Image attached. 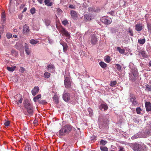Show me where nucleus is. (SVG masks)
<instances>
[{"mask_svg": "<svg viewBox=\"0 0 151 151\" xmlns=\"http://www.w3.org/2000/svg\"><path fill=\"white\" fill-rule=\"evenodd\" d=\"M72 130V126L69 124H66L59 131V135L63 136L68 134Z\"/></svg>", "mask_w": 151, "mask_h": 151, "instance_id": "1", "label": "nucleus"}, {"mask_svg": "<svg viewBox=\"0 0 151 151\" xmlns=\"http://www.w3.org/2000/svg\"><path fill=\"white\" fill-rule=\"evenodd\" d=\"M138 71L136 68H135L131 69L129 74V79L132 82H134L137 80L136 77L138 76Z\"/></svg>", "mask_w": 151, "mask_h": 151, "instance_id": "2", "label": "nucleus"}, {"mask_svg": "<svg viewBox=\"0 0 151 151\" xmlns=\"http://www.w3.org/2000/svg\"><path fill=\"white\" fill-rule=\"evenodd\" d=\"M71 80L70 78L64 76V84L66 88L69 89L71 87Z\"/></svg>", "mask_w": 151, "mask_h": 151, "instance_id": "3", "label": "nucleus"}, {"mask_svg": "<svg viewBox=\"0 0 151 151\" xmlns=\"http://www.w3.org/2000/svg\"><path fill=\"white\" fill-rule=\"evenodd\" d=\"M14 102L15 104L17 105H19L21 104L23 100V98L21 95L17 94L14 97Z\"/></svg>", "mask_w": 151, "mask_h": 151, "instance_id": "4", "label": "nucleus"}, {"mask_svg": "<svg viewBox=\"0 0 151 151\" xmlns=\"http://www.w3.org/2000/svg\"><path fill=\"white\" fill-rule=\"evenodd\" d=\"M130 101L132 102V106H135L138 104L135 96L132 94L130 95Z\"/></svg>", "mask_w": 151, "mask_h": 151, "instance_id": "5", "label": "nucleus"}, {"mask_svg": "<svg viewBox=\"0 0 151 151\" xmlns=\"http://www.w3.org/2000/svg\"><path fill=\"white\" fill-rule=\"evenodd\" d=\"M59 30L60 33L62 34L63 36H65L66 37L68 38L70 37V34L64 28L61 27L60 28Z\"/></svg>", "mask_w": 151, "mask_h": 151, "instance_id": "6", "label": "nucleus"}, {"mask_svg": "<svg viewBox=\"0 0 151 151\" xmlns=\"http://www.w3.org/2000/svg\"><path fill=\"white\" fill-rule=\"evenodd\" d=\"M70 95L68 93L64 92L63 94V99L66 102H68L70 100Z\"/></svg>", "mask_w": 151, "mask_h": 151, "instance_id": "7", "label": "nucleus"}, {"mask_svg": "<svg viewBox=\"0 0 151 151\" xmlns=\"http://www.w3.org/2000/svg\"><path fill=\"white\" fill-rule=\"evenodd\" d=\"M14 0H10V3L9 4V11L10 12H13L14 9Z\"/></svg>", "mask_w": 151, "mask_h": 151, "instance_id": "8", "label": "nucleus"}, {"mask_svg": "<svg viewBox=\"0 0 151 151\" xmlns=\"http://www.w3.org/2000/svg\"><path fill=\"white\" fill-rule=\"evenodd\" d=\"M101 21L102 22L106 25L109 24L112 22L111 19L110 20H109L105 17H103Z\"/></svg>", "mask_w": 151, "mask_h": 151, "instance_id": "9", "label": "nucleus"}, {"mask_svg": "<svg viewBox=\"0 0 151 151\" xmlns=\"http://www.w3.org/2000/svg\"><path fill=\"white\" fill-rule=\"evenodd\" d=\"M29 29L28 25L25 24L23 26V33L24 35H27L29 33Z\"/></svg>", "mask_w": 151, "mask_h": 151, "instance_id": "10", "label": "nucleus"}, {"mask_svg": "<svg viewBox=\"0 0 151 151\" xmlns=\"http://www.w3.org/2000/svg\"><path fill=\"white\" fill-rule=\"evenodd\" d=\"M60 44L63 47V52H66L68 49V47L67 43L63 41H60Z\"/></svg>", "mask_w": 151, "mask_h": 151, "instance_id": "11", "label": "nucleus"}, {"mask_svg": "<svg viewBox=\"0 0 151 151\" xmlns=\"http://www.w3.org/2000/svg\"><path fill=\"white\" fill-rule=\"evenodd\" d=\"M97 41V38L95 35H91V42L93 45L95 44Z\"/></svg>", "mask_w": 151, "mask_h": 151, "instance_id": "12", "label": "nucleus"}, {"mask_svg": "<svg viewBox=\"0 0 151 151\" xmlns=\"http://www.w3.org/2000/svg\"><path fill=\"white\" fill-rule=\"evenodd\" d=\"M140 145L137 143H134L133 144L132 149L135 151H141L140 149Z\"/></svg>", "mask_w": 151, "mask_h": 151, "instance_id": "13", "label": "nucleus"}, {"mask_svg": "<svg viewBox=\"0 0 151 151\" xmlns=\"http://www.w3.org/2000/svg\"><path fill=\"white\" fill-rule=\"evenodd\" d=\"M145 107L146 110L148 112L151 111V104L150 102H146L145 103Z\"/></svg>", "mask_w": 151, "mask_h": 151, "instance_id": "14", "label": "nucleus"}, {"mask_svg": "<svg viewBox=\"0 0 151 151\" xmlns=\"http://www.w3.org/2000/svg\"><path fill=\"white\" fill-rule=\"evenodd\" d=\"M39 89L38 86H35L33 89L32 90L31 92L32 95L33 96H35L39 92Z\"/></svg>", "mask_w": 151, "mask_h": 151, "instance_id": "15", "label": "nucleus"}, {"mask_svg": "<svg viewBox=\"0 0 151 151\" xmlns=\"http://www.w3.org/2000/svg\"><path fill=\"white\" fill-rule=\"evenodd\" d=\"M24 47L26 53L27 55H29L30 53V50L29 49L28 45L27 43H25Z\"/></svg>", "mask_w": 151, "mask_h": 151, "instance_id": "16", "label": "nucleus"}, {"mask_svg": "<svg viewBox=\"0 0 151 151\" xmlns=\"http://www.w3.org/2000/svg\"><path fill=\"white\" fill-rule=\"evenodd\" d=\"M92 15L91 14H86L84 15V17L85 20L91 21V20Z\"/></svg>", "mask_w": 151, "mask_h": 151, "instance_id": "17", "label": "nucleus"}, {"mask_svg": "<svg viewBox=\"0 0 151 151\" xmlns=\"http://www.w3.org/2000/svg\"><path fill=\"white\" fill-rule=\"evenodd\" d=\"M135 30L137 31H140L142 29V26L140 24H137L135 26Z\"/></svg>", "mask_w": 151, "mask_h": 151, "instance_id": "18", "label": "nucleus"}, {"mask_svg": "<svg viewBox=\"0 0 151 151\" xmlns=\"http://www.w3.org/2000/svg\"><path fill=\"white\" fill-rule=\"evenodd\" d=\"M24 106V107H26L27 106H29L31 105L30 101L27 99H25L24 100L23 102Z\"/></svg>", "mask_w": 151, "mask_h": 151, "instance_id": "19", "label": "nucleus"}, {"mask_svg": "<svg viewBox=\"0 0 151 151\" xmlns=\"http://www.w3.org/2000/svg\"><path fill=\"white\" fill-rule=\"evenodd\" d=\"M99 109L101 110L104 109V111H106L108 109V106L106 104H101L99 106Z\"/></svg>", "mask_w": 151, "mask_h": 151, "instance_id": "20", "label": "nucleus"}, {"mask_svg": "<svg viewBox=\"0 0 151 151\" xmlns=\"http://www.w3.org/2000/svg\"><path fill=\"white\" fill-rule=\"evenodd\" d=\"M28 114H27L29 116H31L33 115V108H31L27 110Z\"/></svg>", "mask_w": 151, "mask_h": 151, "instance_id": "21", "label": "nucleus"}, {"mask_svg": "<svg viewBox=\"0 0 151 151\" xmlns=\"http://www.w3.org/2000/svg\"><path fill=\"white\" fill-rule=\"evenodd\" d=\"M70 14L71 16L73 18H75L77 17V12L73 10H72L70 12Z\"/></svg>", "mask_w": 151, "mask_h": 151, "instance_id": "22", "label": "nucleus"}, {"mask_svg": "<svg viewBox=\"0 0 151 151\" xmlns=\"http://www.w3.org/2000/svg\"><path fill=\"white\" fill-rule=\"evenodd\" d=\"M53 101L55 103L58 104L59 103V100L58 96L57 95H55L53 97Z\"/></svg>", "mask_w": 151, "mask_h": 151, "instance_id": "23", "label": "nucleus"}, {"mask_svg": "<svg viewBox=\"0 0 151 151\" xmlns=\"http://www.w3.org/2000/svg\"><path fill=\"white\" fill-rule=\"evenodd\" d=\"M31 146L28 143H27L26 144V147H25V151H31Z\"/></svg>", "mask_w": 151, "mask_h": 151, "instance_id": "24", "label": "nucleus"}, {"mask_svg": "<svg viewBox=\"0 0 151 151\" xmlns=\"http://www.w3.org/2000/svg\"><path fill=\"white\" fill-rule=\"evenodd\" d=\"M50 0H45L44 2L46 5L49 6H51L52 5V3L50 1Z\"/></svg>", "mask_w": 151, "mask_h": 151, "instance_id": "25", "label": "nucleus"}, {"mask_svg": "<svg viewBox=\"0 0 151 151\" xmlns=\"http://www.w3.org/2000/svg\"><path fill=\"white\" fill-rule=\"evenodd\" d=\"M141 135L139 133H137L135 134L134 136H132L131 138L132 139H134L140 137Z\"/></svg>", "mask_w": 151, "mask_h": 151, "instance_id": "26", "label": "nucleus"}, {"mask_svg": "<svg viewBox=\"0 0 151 151\" xmlns=\"http://www.w3.org/2000/svg\"><path fill=\"white\" fill-rule=\"evenodd\" d=\"M99 64L103 68H105L107 67V65L104 62L101 61L99 63Z\"/></svg>", "mask_w": 151, "mask_h": 151, "instance_id": "27", "label": "nucleus"}, {"mask_svg": "<svg viewBox=\"0 0 151 151\" xmlns=\"http://www.w3.org/2000/svg\"><path fill=\"white\" fill-rule=\"evenodd\" d=\"M140 53L142 55V57L144 58H146L148 57L147 55L146 54L145 52L144 51H141Z\"/></svg>", "mask_w": 151, "mask_h": 151, "instance_id": "28", "label": "nucleus"}, {"mask_svg": "<svg viewBox=\"0 0 151 151\" xmlns=\"http://www.w3.org/2000/svg\"><path fill=\"white\" fill-rule=\"evenodd\" d=\"M104 61L107 63H109L111 61V58L109 56H106L104 58Z\"/></svg>", "mask_w": 151, "mask_h": 151, "instance_id": "29", "label": "nucleus"}, {"mask_svg": "<svg viewBox=\"0 0 151 151\" xmlns=\"http://www.w3.org/2000/svg\"><path fill=\"white\" fill-rule=\"evenodd\" d=\"M16 68V67L15 66H12L11 67H7V70L10 72H13L14 71Z\"/></svg>", "mask_w": 151, "mask_h": 151, "instance_id": "30", "label": "nucleus"}, {"mask_svg": "<svg viewBox=\"0 0 151 151\" xmlns=\"http://www.w3.org/2000/svg\"><path fill=\"white\" fill-rule=\"evenodd\" d=\"M39 42V41L34 39H31L30 40L29 42L32 45H35Z\"/></svg>", "mask_w": 151, "mask_h": 151, "instance_id": "31", "label": "nucleus"}, {"mask_svg": "<svg viewBox=\"0 0 151 151\" xmlns=\"http://www.w3.org/2000/svg\"><path fill=\"white\" fill-rule=\"evenodd\" d=\"M55 68L54 66L52 64H49L47 66L46 69L47 71L49 70L50 69H53Z\"/></svg>", "mask_w": 151, "mask_h": 151, "instance_id": "32", "label": "nucleus"}, {"mask_svg": "<svg viewBox=\"0 0 151 151\" xmlns=\"http://www.w3.org/2000/svg\"><path fill=\"white\" fill-rule=\"evenodd\" d=\"M117 50H118L120 53L124 54L125 52V50L124 49H121L119 47H117Z\"/></svg>", "mask_w": 151, "mask_h": 151, "instance_id": "33", "label": "nucleus"}, {"mask_svg": "<svg viewBox=\"0 0 151 151\" xmlns=\"http://www.w3.org/2000/svg\"><path fill=\"white\" fill-rule=\"evenodd\" d=\"M1 19L4 21H5L6 20L5 13L4 12H3L1 14Z\"/></svg>", "mask_w": 151, "mask_h": 151, "instance_id": "34", "label": "nucleus"}, {"mask_svg": "<svg viewBox=\"0 0 151 151\" xmlns=\"http://www.w3.org/2000/svg\"><path fill=\"white\" fill-rule=\"evenodd\" d=\"M50 73L48 72H46L44 74V76L45 78H49L50 76Z\"/></svg>", "mask_w": 151, "mask_h": 151, "instance_id": "35", "label": "nucleus"}, {"mask_svg": "<svg viewBox=\"0 0 151 151\" xmlns=\"http://www.w3.org/2000/svg\"><path fill=\"white\" fill-rule=\"evenodd\" d=\"M41 97V95L39 94L37 96H36L34 98L33 100L35 102H36L37 100L39 99Z\"/></svg>", "mask_w": 151, "mask_h": 151, "instance_id": "36", "label": "nucleus"}, {"mask_svg": "<svg viewBox=\"0 0 151 151\" xmlns=\"http://www.w3.org/2000/svg\"><path fill=\"white\" fill-rule=\"evenodd\" d=\"M145 42V39H139L138 40V42L140 44H143Z\"/></svg>", "mask_w": 151, "mask_h": 151, "instance_id": "37", "label": "nucleus"}, {"mask_svg": "<svg viewBox=\"0 0 151 151\" xmlns=\"http://www.w3.org/2000/svg\"><path fill=\"white\" fill-rule=\"evenodd\" d=\"M115 67L118 71H121L122 66L119 64H115Z\"/></svg>", "mask_w": 151, "mask_h": 151, "instance_id": "38", "label": "nucleus"}, {"mask_svg": "<svg viewBox=\"0 0 151 151\" xmlns=\"http://www.w3.org/2000/svg\"><path fill=\"white\" fill-rule=\"evenodd\" d=\"M38 102L39 104H45L47 103V102H46V100H39Z\"/></svg>", "mask_w": 151, "mask_h": 151, "instance_id": "39", "label": "nucleus"}, {"mask_svg": "<svg viewBox=\"0 0 151 151\" xmlns=\"http://www.w3.org/2000/svg\"><path fill=\"white\" fill-rule=\"evenodd\" d=\"M100 149L102 151H108V148L106 147H103L102 146H101L100 147Z\"/></svg>", "mask_w": 151, "mask_h": 151, "instance_id": "40", "label": "nucleus"}, {"mask_svg": "<svg viewBox=\"0 0 151 151\" xmlns=\"http://www.w3.org/2000/svg\"><path fill=\"white\" fill-rule=\"evenodd\" d=\"M88 11L91 12H96V11L93 7H89L88 8Z\"/></svg>", "mask_w": 151, "mask_h": 151, "instance_id": "41", "label": "nucleus"}, {"mask_svg": "<svg viewBox=\"0 0 151 151\" xmlns=\"http://www.w3.org/2000/svg\"><path fill=\"white\" fill-rule=\"evenodd\" d=\"M45 25L47 26H49L50 24V20L47 19L45 20Z\"/></svg>", "mask_w": 151, "mask_h": 151, "instance_id": "42", "label": "nucleus"}, {"mask_svg": "<svg viewBox=\"0 0 151 151\" xmlns=\"http://www.w3.org/2000/svg\"><path fill=\"white\" fill-rule=\"evenodd\" d=\"M145 90L147 91H151V86L148 85L146 86Z\"/></svg>", "mask_w": 151, "mask_h": 151, "instance_id": "43", "label": "nucleus"}, {"mask_svg": "<svg viewBox=\"0 0 151 151\" xmlns=\"http://www.w3.org/2000/svg\"><path fill=\"white\" fill-rule=\"evenodd\" d=\"M137 113L138 114H140L142 111V110L140 107H137L136 109Z\"/></svg>", "mask_w": 151, "mask_h": 151, "instance_id": "44", "label": "nucleus"}, {"mask_svg": "<svg viewBox=\"0 0 151 151\" xmlns=\"http://www.w3.org/2000/svg\"><path fill=\"white\" fill-rule=\"evenodd\" d=\"M116 83L117 82L116 81H112L110 85L112 87H114Z\"/></svg>", "mask_w": 151, "mask_h": 151, "instance_id": "45", "label": "nucleus"}, {"mask_svg": "<svg viewBox=\"0 0 151 151\" xmlns=\"http://www.w3.org/2000/svg\"><path fill=\"white\" fill-rule=\"evenodd\" d=\"M107 143L106 141L104 140H101L100 141V144L102 145H105Z\"/></svg>", "mask_w": 151, "mask_h": 151, "instance_id": "46", "label": "nucleus"}, {"mask_svg": "<svg viewBox=\"0 0 151 151\" xmlns=\"http://www.w3.org/2000/svg\"><path fill=\"white\" fill-rule=\"evenodd\" d=\"M88 111L90 114L91 115H92L93 114V112L92 109L91 108H89L88 109Z\"/></svg>", "mask_w": 151, "mask_h": 151, "instance_id": "47", "label": "nucleus"}, {"mask_svg": "<svg viewBox=\"0 0 151 151\" xmlns=\"http://www.w3.org/2000/svg\"><path fill=\"white\" fill-rule=\"evenodd\" d=\"M128 32L130 33V35L131 36H133L134 35V33L133 31L130 28H129L128 29Z\"/></svg>", "mask_w": 151, "mask_h": 151, "instance_id": "48", "label": "nucleus"}, {"mask_svg": "<svg viewBox=\"0 0 151 151\" xmlns=\"http://www.w3.org/2000/svg\"><path fill=\"white\" fill-rule=\"evenodd\" d=\"M30 11L31 13L33 14L35 12V9L34 8H32L30 9Z\"/></svg>", "mask_w": 151, "mask_h": 151, "instance_id": "49", "label": "nucleus"}, {"mask_svg": "<svg viewBox=\"0 0 151 151\" xmlns=\"http://www.w3.org/2000/svg\"><path fill=\"white\" fill-rule=\"evenodd\" d=\"M26 70L23 67H20V69L19 70V71L22 73H23L24 71Z\"/></svg>", "mask_w": 151, "mask_h": 151, "instance_id": "50", "label": "nucleus"}, {"mask_svg": "<svg viewBox=\"0 0 151 151\" xmlns=\"http://www.w3.org/2000/svg\"><path fill=\"white\" fill-rule=\"evenodd\" d=\"M6 36L8 39L10 38L12 36V34L10 33H7L6 35Z\"/></svg>", "mask_w": 151, "mask_h": 151, "instance_id": "51", "label": "nucleus"}, {"mask_svg": "<svg viewBox=\"0 0 151 151\" xmlns=\"http://www.w3.org/2000/svg\"><path fill=\"white\" fill-rule=\"evenodd\" d=\"M62 23L64 25H66L68 23V21L67 19H65L62 22Z\"/></svg>", "mask_w": 151, "mask_h": 151, "instance_id": "52", "label": "nucleus"}, {"mask_svg": "<svg viewBox=\"0 0 151 151\" xmlns=\"http://www.w3.org/2000/svg\"><path fill=\"white\" fill-rule=\"evenodd\" d=\"M10 124V122L9 121H7L6 122L4 123V124L6 126H8Z\"/></svg>", "mask_w": 151, "mask_h": 151, "instance_id": "53", "label": "nucleus"}, {"mask_svg": "<svg viewBox=\"0 0 151 151\" xmlns=\"http://www.w3.org/2000/svg\"><path fill=\"white\" fill-rule=\"evenodd\" d=\"M4 27H3V29ZM2 28L0 26V39L1 37V35L3 33V31L2 30Z\"/></svg>", "mask_w": 151, "mask_h": 151, "instance_id": "54", "label": "nucleus"}, {"mask_svg": "<svg viewBox=\"0 0 151 151\" xmlns=\"http://www.w3.org/2000/svg\"><path fill=\"white\" fill-rule=\"evenodd\" d=\"M33 107V106L32 105H31L29 106H26V107H24V108L26 109L27 110L29 109H30L31 108H32Z\"/></svg>", "mask_w": 151, "mask_h": 151, "instance_id": "55", "label": "nucleus"}, {"mask_svg": "<svg viewBox=\"0 0 151 151\" xmlns=\"http://www.w3.org/2000/svg\"><path fill=\"white\" fill-rule=\"evenodd\" d=\"M33 107V106L32 105H31L29 106H26V107H24V108L26 109L27 110L29 109H30L31 108H32Z\"/></svg>", "mask_w": 151, "mask_h": 151, "instance_id": "56", "label": "nucleus"}, {"mask_svg": "<svg viewBox=\"0 0 151 151\" xmlns=\"http://www.w3.org/2000/svg\"><path fill=\"white\" fill-rule=\"evenodd\" d=\"M118 148L119 149V151H125L124 148L122 147H121Z\"/></svg>", "mask_w": 151, "mask_h": 151, "instance_id": "57", "label": "nucleus"}, {"mask_svg": "<svg viewBox=\"0 0 151 151\" xmlns=\"http://www.w3.org/2000/svg\"><path fill=\"white\" fill-rule=\"evenodd\" d=\"M109 13L112 16H114V15L115 12H114L113 11H111V12H109Z\"/></svg>", "mask_w": 151, "mask_h": 151, "instance_id": "58", "label": "nucleus"}, {"mask_svg": "<svg viewBox=\"0 0 151 151\" xmlns=\"http://www.w3.org/2000/svg\"><path fill=\"white\" fill-rule=\"evenodd\" d=\"M69 7L70 8H71V9H75V7L73 5H70L69 6Z\"/></svg>", "mask_w": 151, "mask_h": 151, "instance_id": "59", "label": "nucleus"}, {"mask_svg": "<svg viewBox=\"0 0 151 151\" xmlns=\"http://www.w3.org/2000/svg\"><path fill=\"white\" fill-rule=\"evenodd\" d=\"M147 27L149 29H151V24H147Z\"/></svg>", "mask_w": 151, "mask_h": 151, "instance_id": "60", "label": "nucleus"}, {"mask_svg": "<svg viewBox=\"0 0 151 151\" xmlns=\"http://www.w3.org/2000/svg\"><path fill=\"white\" fill-rule=\"evenodd\" d=\"M12 52L13 53L14 52L16 55H17L18 54L17 52L15 50H12Z\"/></svg>", "mask_w": 151, "mask_h": 151, "instance_id": "61", "label": "nucleus"}, {"mask_svg": "<svg viewBox=\"0 0 151 151\" xmlns=\"http://www.w3.org/2000/svg\"><path fill=\"white\" fill-rule=\"evenodd\" d=\"M27 10V8H26V7L24 8V9L23 10L22 12V13H24V12H25Z\"/></svg>", "mask_w": 151, "mask_h": 151, "instance_id": "62", "label": "nucleus"}, {"mask_svg": "<svg viewBox=\"0 0 151 151\" xmlns=\"http://www.w3.org/2000/svg\"><path fill=\"white\" fill-rule=\"evenodd\" d=\"M38 2L40 4H42L43 2V0H37Z\"/></svg>", "mask_w": 151, "mask_h": 151, "instance_id": "63", "label": "nucleus"}, {"mask_svg": "<svg viewBox=\"0 0 151 151\" xmlns=\"http://www.w3.org/2000/svg\"><path fill=\"white\" fill-rule=\"evenodd\" d=\"M149 66H151V61H150L149 63Z\"/></svg>", "mask_w": 151, "mask_h": 151, "instance_id": "64", "label": "nucleus"}]
</instances>
